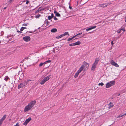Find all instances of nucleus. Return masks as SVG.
Returning <instances> with one entry per match:
<instances>
[{
  "label": "nucleus",
  "instance_id": "obj_1",
  "mask_svg": "<svg viewBox=\"0 0 126 126\" xmlns=\"http://www.w3.org/2000/svg\"><path fill=\"white\" fill-rule=\"evenodd\" d=\"M36 103V101L34 100L32 101L28 104V105L26 106L24 108V111L27 112L30 110Z\"/></svg>",
  "mask_w": 126,
  "mask_h": 126
},
{
  "label": "nucleus",
  "instance_id": "obj_2",
  "mask_svg": "<svg viewBox=\"0 0 126 126\" xmlns=\"http://www.w3.org/2000/svg\"><path fill=\"white\" fill-rule=\"evenodd\" d=\"M84 67L85 66L84 65H82L81 66L79 69L78 71L77 72L75 73L74 76L75 78H76L78 77L79 74L82 71Z\"/></svg>",
  "mask_w": 126,
  "mask_h": 126
},
{
  "label": "nucleus",
  "instance_id": "obj_3",
  "mask_svg": "<svg viewBox=\"0 0 126 126\" xmlns=\"http://www.w3.org/2000/svg\"><path fill=\"white\" fill-rule=\"evenodd\" d=\"M115 83V81H110L109 82L107 83L106 86V87L107 88H108L111 86L114 85Z\"/></svg>",
  "mask_w": 126,
  "mask_h": 126
},
{
  "label": "nucleus",
  "instance_id": "obj_4",
  "mask_svg": "<svg viewBox=\"0 0 126 126\" xmlns=\"http://www.w3.org/2000/svg\"><path fill=\"white\" fill-rule=\"evenodd\" d=\"M27 84V82L26 80H25L23 82L21 83L20 84H19L18 85V88H22L23 87Z\"/></svg>",
  "mask_w": 126,
  "mask_h": 126
},
{
  "label": "nucleus",
  "instance_id": "obj_5",
  "mask_svg": "<svg viewBox=\"0 0 126 126\" xmlns=\"http://www.w3.org/2000/svg\"><path fill=\"white\" fill-rule=\"evenodd\" d=\"M110 63L112 65L116 67H119V65L118 64L115 63L112 60H110Z\"/></svg>",
  "mask_w": 126,
  "mask_h": 126
},
{
  "label": "nucleus",
  "instance_id": "obj_6",
  "mask_svg": "<svg viewBox=\"0 0 126 126\" xmlns=\"http://www.w3.org/2000/svg\"><path fill=\"white\" fill-rule=\"evenodd\" d=\"M23 39L25 41L28 42L30 40L31 38L29 36H26L23 37Z\"/></svg>",
  "mask_w": 126,
  "mask_h": 126
},
{
  "label": "nucleus",
  "instance_id": "obj_7",
  "mask_svg": "<svg viewBox=\"0 0 126 126\" xmlns=\"http://www.w3.org/2000/svg\"><path fill=\"white\" fill-rule=\"evenodd\" d=\"M31 118L29 117L28 119H27L23 123V125L25 126L27 125V124L31 120Z\"/></svg>",
  "mask_w": 126,
  "mask_h": 126
},
{
  "label": "nucleus",
  "instance_id": "obj_8",
  "mask_svg": "<svg viewBox=\"0 0 126 126\" xmlns=\"http://www.w3.org/2000/svg\"><path fill=\"white\" fill-rule=\"evenodd\" d=\"M96 27V26H91L90 28L86 29V31L87 32L89 30L94 29Z\"/></svg>",
  "mask_w": 126,
  "mask_h": 126
},
{
  "label": "nucleus",
  "instance_id": "obj_9",
  "mask_svg": "<svg viewBox=\"0 0 126 126\" xmlns=\"http://www.w3.org/2000/svg\"><path fill=\"white\" fill-rule=\"evenodd\" d=\"M51 77V75H48L47 77H45L44 79L46 81L49 80V79Z\"/></svg>",
  "mask_w": 126,
  "mask_h": 126
},
{
  "label": "nucleus",
  "instance_id": "obj_10",
  "mask_svg": "<svg viewBox=\"0 0 126 126\" xmlns=\"http://www.w3.org/2000/svg\"><path fill=\"white\" fill-rule=\"evenodd\" d=\"M96 65L93 63L92 65V68H91V70H94L95 68L96 67Z\"/></svg>",
  "mask_w": 126,
  "mask_h": 126
},
{
  "label": "nucleus",
  "instance_id": "obj_11",
  "mask_svg": "<svg viewBox=\"0 0 126 126\" xmlns=\"http://www.w3.org/2000/svg\"><path fill=\"white\" fill-rule=\"evenodd\" d=\"M54 13L55 14V16H61L60 14L56 11H55Z\"/></svg>",
  "mask_w": 126,
  "mask_h": 126
},
{
  "label": "nucleus",
  "instance_id": "obj_12",
  "mask_svg": "<svg viewBox=\"0 0 126 126\" xmlns=\"http://www.w3.org/2000/svg\"><path fill=\"white\" fill-rule=\"evenodd\" d=\"M99 6L102 8H104L106 7L105 3L99 4Z\"/></svg>",
  "mask_w": 126,
  "mask_h": 126
},
{
  "label": "nucleus",
  "instance_id": "obj_13",
  "mask_svg": "<svg viewBox=\"0 0 126 126\" xmlns=\"http://www.w3.org/2000/svg\"><path fill=\"white\" fill-rule=\"evenodd\" d=\"M57 31V30L56 28L52 29L51 31V32H55Z\"/></svg>",
  "mask_w": 126,
  "mask_h": 126
},
{
  "label": "nucleus",
  "instance_id": "obj_14",
  "mask_svg": "<svg viewBox=\"0 0 126 126\" xmlns=\"http://www.w3.org/2000/svg\"><path fill=\"white\" fill-rule=\"evenodd\" d=\"M74 44H74L75 45V46L78 45L80 44V42L79 41H78L77 42L74 43Z\"/></svg>",
  "mask_w": 126,
  "mask_h": 126
},
{
  "label": "nucleus",
  "instance_id": "obj_15",
  "mask_svg": "<svg viewBox=\"0 0 126 126\" xmlns=\"http://www.w3.org/2000/svg\"><path fill=\"white\" fill-rule=\"evenodd\" d=\"M46 81L43 79L40 82V83L42 85Z\"/></svg>",
  "mask_w": 126,
  "mask_h": 126
},
{
  "label": "nucleus",
  "instance_id": "obj_16",
  "mask_svg": "<svg viewBox=\"0 0 126 126\" xmlns=\"http://www.w3.org/2000/svg\"><path fill=\"white\" fill-rule=\"evenodd\" d=\"M99 61V60L96 59H95V61L94 62V64L96 65H97V64Z\"/></svg>",
  "mask_w": 126,
  "mask_h": 126
},
{
  "label": "nucleus",
  "instance_id": "obj_17",
  "mask_svg": "<svg viewBox=\"0 0 126 126\" xmlns=\"http://www.w3.org/2000/svg\"><path fill=\"white\" fill-rule=\"evenodd\" d=\"M126 114V113L124 114H123V115L120 114L118 116V117H117V118H119L120 117H121Z\"/></svg>",
  "mask_w": 126,
  "mask_h": 126
},
{
  "label": "nucleus",
  "instance_id": "obj_18",
  "mask_svg": "<svg viewBox=\"0 0 126 126\" xmlns=\"http://www.w3.org/2000/svg\"><path fill=\"white\" fill-rule=\"evenodd\" d=\"M9 79V78L8 76H6L4 78V79L6 81H7Z\"/></svg>",
  "mask_w": 126,
  "mask_h": 126
},
{
  "label": "nucleus",
  "instance_id": "obj_19",
  "mask_svg": "<svg viewBox=\"0 0 126 126\" xmlns=\"http://www.w3.org/2000/svg\"><path fill=\"white\" fill-rule=\"evenodd\" d=\"M106 7L108 6L109 5L111 4V2H108L105 3Z\"/></svg>",
  "mask_w": 126,
  "mask_h": 126
},
{
  "label": "nucleus",
  "instance_id": "obj_20",
  "mask_svg": "<svg viewBox=\"0 0 126 126\" xmlns=\"http://www.w3.org/2000/svg\"><path fill=\"white\" fill-rule=\"evenodd\" d=\"M26 28H27L26 27H22L21 28L20 30L21 31H22L24 29Z\"/></svg>",
  "mask_w": 126,
  "mask_h": 126
},
{
  "label": "nucleus",
  "instance_id": "obj_21",
  "mask_svg": "<svg viewBox=\"0 0 126 126\" xmlns=\"http://www.w3.org/2000/svg\"><path fill=\"white\" fill-rule=\"evenodd\" d=\"M6 117V115H4L2 117L1 119H3V120H4Z\"/></svg>",
  "mask_w": 126,
  "mask_h": 126
},
{
  "label": "nucleus",
  "instance_id": "obj_22",
  "mask_svg": "<svg viewBox=\"0 0 126 126\" xmlns=\"http://www.w3.org/2000/svg\"><path fill=\"white\" fill-rule=\"evenodd\" d=\"M109 105L110 106V108H111L110 107H112L113 106V105L112 104V103L110 102V103L109 104Z\"/></svg>",
  "mask_w": 126,
  "mask_h": 126
},
{
  "label": "nucleus",
  "instance_id": "obj_23",
  "mask_svg": "<svg viewBox=\"0 0 126 126\" xmlns=\"http://www.w3.org/2000/svg\"><path fill=\"white\" fill-rule=\"evenodd\" d=\"M44 64H45V62H44V63H41L39 65V66H40V67L42 66Z\"/></svg>",
  "mask_w": 126,
  "mask_h": 126
},
{
  "label": "nucleus",
  "instance_id": "obj_24",
  "mask_svg": "<svg viewBox=\"0 0 126 126\" xmlns=\"http://www.w3.org/2000/svg\"><path fill=\"white\" fill-rule=\"evenodd\" d=\"M48 19L49 20H50L52 18V17L51 16H48Z\"/></svg>",
  "mask_w": 126,
  "mask_h": 126
},
{
  "label": "nucleus",
  "instance_id": "obj_25",
  "mask_svg": "<svg viewBox=\"0 0 126 126\" xmlns=\"http://www.w3.org/2000/svg\"><path fill=\"white\" fill-rule=\"evenodd\" d=\"M64 35L65 36L67 35H69L68 32H65L64 33Z\"/></svg>",
  "mask_w": 126,
  "mask_h": 126
},
{
  "label": "nucleus",
  "instance_id": "obj_26",
  "mask_svg": "<svg viewBox=\"0 0 126 126\" xmlns=\"http://www.w3.org/2000/svg\"><path fill=\"white\" fill-rule=\"evenodd\" d=\"M38 10L40 11L42 10H44L43 9H42V7H41L39 8L38 9Z\"/></svg>",
  "mask_w": 126,
  "mask_h": 126
},
{
  "label": "nucleus",
  "instance_id": "obj_27",
  "mask_svg": "<svg viewBox=\"0 0 126 126\" xmlns=\"http://www.w3.org/2000/svg\"><path fill=\"white\" fill-rule=\"evenodd\" d=\"M74 43H73L70 44L69 45V46H75V45L74 44H74Z\"/></svg>",
  "mask_w": 126,
  "mask_h": 126
},
{
  "label": "nucleus",
  "instance_id": "obj_28",
  "mask_svg": "<svg viewBox=\"0 0 126 126\" xmlns=\"http://www.w3.org/2000/svg\"><path fill=\"white\" fill-rule=\"evenodd\" d=\"M104 84L103 82H101V83H99L98 84V85H101V86H103Z\"/></svg>",
  "mask_w": 126,
  "mask_h": 126
},
{
  "label": "nucleus",
  "instance_id": "obj_29",
  "mask_svg": "<svg viewBox=\"0 0 126 126\" xmlns=\"http://www.w3.org/2000/svg\"><path fill=\"white\" fill-rule=\"evenodd\" d=\"M51 62V61L50 60H49L48 61H47L45 62V64L47 63H50Z\"/></svg>",
  "mask_w": 126,
  "mask_h": 126
},
{
  "label": "nucleus",
  "instance_id": "obj_30",
  "mask_svg": "<svg viewBox=\"0 0 126 126\" xmlns=\"http://www.w3.org/2000/svg\"><path fill=\"white\" fill-rule=\"evenodd\" d=\"M4 120L1 118L0 120V123L1 124H2V123L3 122Z\"/></svg>",
  "mask_w": 126,
  "mask_h": 126
},
{
  "label": "nucleus",
  "instance_id": "obj_31",
  "mask_svg": "<svg viewBox=\"0 0 126 126\" xmlns=\"http://www.w3.org/2000/svg\"><path fill=\"white\" fill-rule=\"evenodd\" d=\"M40 16H41L40 15H39L35 16V18H39Z\"/></svg>",
  "mask_w": 126,
  "mask_h": 126
},
{
  "label": "nucleus",
  "instance_id": "obj_32",
  "mask_svg": "<svg viewBox=\"0 0 126 126\" xmlns=\"http://www.w3.org/2000/svg\"><path fill=\"white\" fill-rule=\"evenodd\" d=\"M84 64L86 65V66H88L89 64H88L86 62H84Z\"/></svg>",
  "mask_w": 126,
  "mask_h": 126
},
{
  "label": "nucleus",
  "instance_id": "obj_33",
  "mask_svg": "<svg viewBox=\"0 0 126 126\" xmlns=\"http://www.w3.org/2000/svg\"><path fill=\"white\" fill-rule=\"evenodd\" d=\"M62 37V36H61V35H60L59 36H57L56 37V38L57 39H59L60 38H61V37Z\"/></svg>",
  "mask_w": 126,
  "mask_h": 126
},
{
  "label": "nucleus",
  "instance_id": "obj_34",
  "mask_svg": "<svg viewBox=\"0 0 126 126\" xmlns=\"http://www.w3.org/2000/svg\"><path fill=\"white\" fill-rule=\"evenodd\" d=\"M73 39V38H72V37L71 38H69L68 39L67 41H70V40H72Z\"/></svg>",
  "mask_w": 126,
  "mask_h": 126
},
{
  "label": "nucleus",
  "instance_id": "obj_35",
  "mask_svg": "<svg viewBox=\"0 0 126 126\" xmlns=\"http://www.w3.org/2000/svg\"><path fill=\"white\" fill-rule=\"evenodd\" d=\"M117 32L118 33H120L121 32V30L120 29H119V30H118L117 31Z\"/></svg>",
  "mask_w": 126,
  "mask_h": 126
},
{
  "label": "nucleus",
  "instance_id": "obj_36",
  "mask_svg": "<svg viewBox=\"0 0 126 126\" xmlns=\"http://www.w3.org/2000/svg\"><path fill=\"white\" fill-rule=\"evenodd\" d=\"M120 29L121 31H123L124 32V31H125V29H124V28H122V29Z\"/></svg>",
  "mask_w": 126,
  "mask_h": 126
},
{
  "label": "nucleus",
  "instance_id": "obj_37",
  "mask_svg": "<svg viewBox=\"0 0 126 126\" xmlns=\"http://www.w3.org/2000/svg\"><path fill=\"white\" fill-rule=\"evenodd\" d=\"M82 34V33L81 32H80L78 34H76V35H77V36H78L79 35H80L81 34Z\"/></svg>",
  "mask_w": 126,
  "mask_h": 126
},
{
  "label": "nucleus",
  "instance_id": "obj_38",
  "mask_svg": "<svg viewBox=\"0 0 126 126\" xmlns=\"http://www.w3.org/2000/svg\"><path fill=\"white\" fill-rule=\"evenodd\" d=\"M27 24H26V23H24L22 25V26H27Z\"/></svg>",
  "mask_w": 126,
  "mask_h": 126
},
{
  "label": "nucleus",
  "instance_id": "obj_39",
  "mask_svg": "<svg viewBox=\"0 0 126 126\" xmlns=\"http://www.w3.org/2000/svg\"><path fill=\"white\" fill-rule=\"evenodd\" d=\"M51 16L53 18V17H54V15L53 13H52Z\"/></svg>",
  "mask_w": 126,
  "mask_h": 126
},
{
  "label": "nucleus",
  "instance_id": "obj_40",
  "mask_svg": "<svg viewBox=\"0 0 126 126\" xmlns=\"http://www.w3.org/2000/svg\"><path fill=\"white\" fill-rule=\"evenodd\" d=\"M54 19L55 20H57L58 19L55 16L54 17Z\"/></svg>",
  "mask_w": 126,
  "mask_h": 126
},
{
  "label": "nucleus",
  "instance_id": "obj_41",
  "mask_svg": "<svg viewBox=\"0 0 126 126\" xmlns=\"http://www.w3.org/2000/svg\"><path fill=\"white\" fill-rule=\"evenodd\" d=\"M29 2V1L28 0H27L26 2V4H27Z\"/></svg>",
  "mask_w": 126,
  "mask_h": 126
},
{
  "label": "nucleus",
  "instance_id": "obj_42",
  "mask_svg": "<svg viewBox=\"0 0 126 126\" xmlns=\"http://www.w3.org/2000/svg\"><path fill=\"white\" fill-rule=\"evenodd\" d=\"M113 41H112L111 42V44L112 45H113L114 44V43H113Z\"/></svg>",
  "mask_w": 126,
  "mask_h": 126
},
{
  "label": "nucleus",
  "instance_id": "obj_43",
  "mask_svg": "<svg viewBox=\"0 0 126 126\" xmlns=\"http://www.w3.org/2000/svg\"><path fill=\"white\" fill-rule=\"evenodd\" d=\"M69 8L70 9V10H71V9H73L72 8V7H71L70 6H69Z\"/></svg>",
  "mask_w": 126,
  "mask_h": 126
},
{
  "label": "nucleus",
  "instance_id": "obj_44",
  "mask_svg": "<svg viewBox=\"0 0 126 126\" xmlns=\"http://www.w3.org/2000/svg\"><path fill=\"white\" fill-rule=\"evenodd\" d=\"M40 11L38 10H38H37L35 12L36 13H37L39 12Z\"/></svg>",
  "mask_w": 126,
  "mask_h": 126
},
{
  "label": "nucleus",
  "instance_id": "obj_45",
  "mask_svg": "<svg viewBox=\"0 0 126 126\" xmlns=\"http://www.w3.org/2000/svg\"><path fill=\"white\" fill-rule=\"evenodd\" d=\"M31 80H30V79H28L27 80V81H26L27 82V83H28V82H29L30 81H31Z\"/></svg>",
  "mask_w": 126,
  "mask_h": 126
},
{
  "label": "nucleus",
  "instance_id": "obj_46",
  "mask_svg": "<svg viewBox=\"0 0 126 126\" xmlns=\"http://www.w3.org/2000/svg\"><path fill=\"white\" fill-rule=\"evenodd\" d=\"M13 0H10L9 2H10V3H11L12 1Z\"/></svg>",
  "mask_w": 126,
  "mask_h": 126
},
{
  "label": "nucleus",
  "instance_id": "obj_47",
  "mask_svg": "<svg viewBox=\"0 0 126 126\" xmlns=\"http://www.w3.org/2000/svg\"><path fill=\"white\" fill-rule=\"evenodd\" d=\"M76 36H77V35H76L72 37V38H73V39L74 38H75Z\"/></svg>",
  "mask_w": 126,
  "mask_h": 126
},
{
  "label": "nucleus",
  "instance_id": "obj_48",
  "mask_svg": "<svg viewBox=\"0 0 126 126\" xmlns=\"http://www.w3.org/2000/svg\"><path fill=\"white\" fill-rule=\"evenodd\" d=\"M61 35L62 36V37L65 36V35L64 34H61Z\"/></svg>",
  "mask_w": 126,
  "mask_h": 126
},
{
  "label": "nucleus",
  "instance_id": "obj_49",
  "mask_svg": "<svg viewBox=\"0 0 126 126\" xmlns=\"http://www.w3.org/2000/svg\"><path fill=\"white\" fill-rule=\"evenodd\" d=\"M49 23V22L48 21H47V25L48 23Z\"/></svg>",
  "mask_w": 126,
  "mask_h": 126
},
{
  "label": "nucleus",
  "instance_id": "obj_50",
  "mask_svg": "<svg viewBox=\"0 0 126 126\" xmlns=\"http://www.w3.org/2000/svg\"><path fill=\"white\" fill-rule=\"evenodd\" d=\"M17 32H20V31H18V30H17Z\"/></svg>",
  "mask_w": 126,
  "mask_h": 126
},
{
  "label": "nucleus",
  "instance_id": "obj_51",
  "mask_svg": "<svg viewBox=\"0 0 126 126\" xmlns=\"http://www.w3.org/2000/svg\"><path fill=\"white\" fill-rule=\"evenodd\" d=\"M6 8H7V7H4V10H5V9Z\"/></svg>",
  "mask_w": 126,
  "mask_h": 126
},
{
  "label": "nucleus",
  "instance_id": "obj_52",
  "mask_svg": "<svg viewBox=\"0 0 126 126\" xmlns=\"http://www.w3.org/2000/svg\"><path fill=\"white\" fill-rule=\"evenodd\" d=\"M9 37H10V36L9 35H8L7 36V38H8Z\"/></svg>",
  "mask_w": 126,
  "mask_h": 126
},
{
  "label": "nucleus",
  "instance_id": "obj_53",
  "mask_svg": "<svg viewBox=\"0 0 126 126\" xmlns=\"http://www.w3.org/2000/svg\"><path fill=\"white\" fill-rule=\"evenodd\" d=\"M125 21L126 22V17L125 18Z\"/></svg>",
  "mask_w": 126,
  "mask_h": 126
},
{
  "label": "nucleus",
  "instance_id": "obj_54",
  "mask_svg": "<svg viewBox=\"0 0 126 126\" xmlns=\"http://www.w3.org/2000/svg\"><path fill=\"white\" fill-rule=\"evenodd\" d=\"M30 32V33H32V32Z\"/></svg>",
  "mask_w": 126,
  "mask_h": 126
},
{
  "label": "nucleus",
  "instance_id": "obj_55",
  "mask_svg": "<svg viewBox=\"0 0 126 126\" xmlns=\"http://www.w3.org/2000/svg\"><path fill=\"white\" fill-rule=\"evenodd\" d=\"M1 124H0V126H1Z\"/></svg>",
  "mask_w": 126,
  "mask_h": 126
},
{
  "label": "nucleus",
  "instance_id": "obj_56",
  "mask_svg": "<svg viewBox=\"0 0 126 126\" xmlns=\"http://www.w3.org/2000/svg\"><path fill=\"white\" fill-rule=\"evenodd\" d=\"M120 95V94H118V96H119Z\"/></svg>",
  "mask_w": 126,
  "mask_h": 126
},
{
  "label": "nucleus",
  "instance_id": "obj_57",
  "mask_svg": "<svg viewBox=\"0 0 126 126\" xmlns=\"http://www.w3.org/2000/svg\"><path fill=\"white\" fill-rule=\"evenodd\" d=\"M51 21L52 22V20H51Z\"/></svg>",
  "mask_w": 126,
  "mask_h": 126
},
{
  "label": "nucleus",
  "instance_id": "obj_58",
  "mask_svg": "<svg viewBox=\"0 0 126 126\" xmlns=\"http://www.w3.org/2000/svg\"><path fill=\"white\" fill-rule=\"evenodd\" d=\"M91 32H89V33H91Z\"/></svg>",
  "mask_w": 126,
  "mask_h": 126
}]
</instances>
